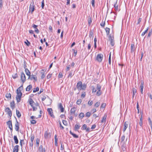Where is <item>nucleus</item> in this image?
I'll return each instance as SVG.
<instances>
[{
    "label": "nucleus",
    "instance_id": "f257e3e1",
    "mask_svg": "<svg viewBox=\"0 0 152 152\" xmlns=\"http://www.w3.org/2000/svg\"><path fill=\"white\" fill-rule=\"evenodd\" d=\"M86 85L83 84V85L81 81H79L77 83V87L78 90H85L86 88Z\"/></svg>",
    "mask_w": 152,
    "mask_h": 152
},
{
    "label": "nucleus",
    "instance_id": "f03ea898",
    "mask_svg": "<svg viewBox=\"0 0 152 152\" xmlns=\"http://www.w3.org/2000/svg\"><path fill=\"white\" fill-rule=\"evenodd\" d=\"M17 92V95L16 96V99L18 102H20L21 97L22 95V93L21 91Z\"/></svg>",
    "mask_w": 152,
    "mask_h": 152
},
{
    "label": "nucleus",
    "instance_id": "7ed1b4c3",
    "mask_svg": "<svg viewBox=\"0 0 152 152\" xmlns=\"http://www.w3.org/2000/svg\"><path fill=\"white\" fill-rule=\"evenodd\" d=\"M103 56L102 54H99L97 56L96 60L99 62H100L103 59Z\"/></svg>",
    "mask_w": 152,
    "mask_h": 152
},
{
    "label": "nucleus",
    "instance_id": "20e7f679",
    "mask_svg": "<svg viewBox=\"0 0 152 152\" xmlns=\"http://www.w3.org/2000/svg\"><path fill=\"white\" fill-rule=\"evenodd\" d=\"M34 1L32 0L30 4L29 11H31V13H32L34 11Z\"/></svg>",
    "mask_w": 152,
    "mask_h": 152
},
{
    "label": "nucleus",
    "instance_id": "39448f33",
    "mask_svg": "<svg viewBox=\"0 0 152 152\" xmlns=\"http://www.w3.org/2000/svg\"><path fill=\"white\" fill-rule=\"evenodd\" d=\"M20 80L22 82L23 84L26 81V76L25 74L23 72L21 74Z\"/></svg>",
    "mask_w": 152,
    "mask_h": 152
},
{
    "label": "nucleus",
    "instance_id": "423d86ee",
    "mask_svg": "<svg viewBox=\"0 0 152 152\" xmlns=\"http://www.w3.org/2000/svg\"><path fill=\"white\" fill-rule=\"evenodd\" d=\"M47 111L49 115L52 118H54L55 116L53 114V110L51 108H48L47 109Z\"/></svg>",
    "mask_w": 152,
    "mask_h": 152
},
{
    "label": "nucleus",
    "instance_id": "0eeeda50",
    "mask_svg": "<svg viewBox=\"0 0 152 152\" xmlns=\"http://www.w3.org/2000/svg\"><path fill=\"white\" fill-rule=\"evenodd\" d=\"M7 124L9 128L11 130V132L12 131V126L11 121H9L7 123Z\"/></svg>",
    "mask_w": 152,
    "mask_h": 152
},
{
    "label": "nucleus",
    "instance_id": "6e6552de",
    "mask_svg": "<svg viewBox=\"0 0 152 152\" xmlns=\"http://www.w3.org/2000/svg\"><path fill=\"white\" fill-rule=\"evenodd\" d=\"M5 111L7 113L9 116L11 117L12 115V111L9 107H7L5 110Z\"/></svg>",
    "mask_w": 152,
    "mask_h": 152
},
{
    "label": "nucleus",
    "instance_id": "1a4fd4ad",
    "mask_svg": "<svg viewBox=\"0 0 152 152\" xmlns=\"http://www.w3.org/2000/svg\"><path fill=\"white\" fill-rule=\"evenodd\" d=\"M110 44L112 46H113L115 44L114 38L113 37L110 36Z\"/></svg>",
    "mask_w": 152,
    "mask_h": 152
},
{
    "label": "nucleus",
    "instance_id": "9d476101",
    "mask_svg": "<svg viewBox=\"0 0 152 152\" xmlns=\"http://www.w3.org/2000/svg\"><path fill=\"white\" fill-rule=\"evenodd\" d=\"M32 27L35 29V31L36 33L38 34L39 33V31L37 28L38 26L33 24L32 25Z\"/></svg>",
    "mask_w": 152,
    "mask_h": 152
},
{
    "label": "nucleus",
    "instance_id": "9b49d317",
    "mask_svg": "<svg viewBox=\"0 0 152 152\" xmlns=\"http://www.w3.org/2000/svg\"><path fill=\"white\" fill-rule=\"evenodd\" d=\"M28 79H30L31 80H32L33 79H34L35 81H37V80L36 76L34 75H30L29 76Z\"/></svg>",
    "mask_w": 152,
    "mask_h": 152
},
{
    "label": "nucleus",
    "instance_id": "f8f14e48",
    "mask_svg": "<svg viewBox=\"0 0 152 152\" xmlns=\"http://www.w3.org/2000/svg\"><path fill=\"white\" fill-rule=\"evenodd\" d=\"M39 151L40 152H45V148H43L42 145H40L39 148Z\"/></svg>",
    "mask_w": 152,
    "mask_h": 152
},
{
    "label": "nucleus",
    "instance_id": "ddd939ff",
    "mask_svg": "<svg viewBox=\"0 0 152 152\" xmlns=\"http://www.w3.org/2000/svg\"><path fill=\"white\" fill-rule=\"evenodd\" d=\"M19 129V123L18 122L17 120H16V123L15 124V129L17 131H18Z\"/></svg>",
    "mask_w": 152,
    "mask_h": 152
},
{
    "label": "nucleus",
    "instance_id": "4468645a",
    "mask_svg": "<svg viewBox=\"0 0 152 152\" xmlns=\"http://www.w3.org/2000/svg\"><path fill=\"white\" fill-rule=\"evenodd\" d=\"M107 117V115L106 114H104L101 120V122L102 123H105L106 121V118Z\"/></svg>",
    "mask_w": 152,
    "mask_h": 152
},
{
    "label": "nucleus",
    "instance_id": "2eb2a0df",
    "mask_svg": "<svg viewBox=\"0 0 152 152\" xmlns=\"http://www.w3.org/2000/svg\"><path fill=\"white\" fill-rule=\"evenodd\" d=\"M143 85H144V82L143 81H141L140 88V91L142 94H143Z\"/></svg>",
    "mask_w": 152,
    "mask_h": 152
},
{
    "label": "nucleus",
    "instance_id": "dca6fc26",
    "mask_svg": "<svg viewBox=\"0 0 152 152\" xmlns=\"http://www.w3.org/2000/svg\"><path fill=\"white\" fill-rule=\"evenodd\" d=\"M80 127V126L79 124H76L75 126L74 130L75 131H77Z\"/></svg>",
    "mask_w": 152,
    "mask_h": 152
},
{
    "label": "nucleus",
    "instance_id": "f3484780",
    "mask_svg": "<svg viewBox=\"0 0 152 152\" xmlns=\"http://www.w3.org/2000/svg\"><path fill=\"white\" fill-rule=\"evenodd\" d=\"M58 108L60 109L61 112H64V108H63L61 103H60L59 104Z\"/></svg>",
    "mask_w": 152,
    "mask_h": 152
},
{
    "label": "nucleus",
    "instance_id": "a211bd4d",
    "mask_svg": "<svg viewBox=\"0 0 152 152\" xmlns=\"http://www.w3.org/2000/svg\"><path fill=\"white\" fill-rule=\"evenodd\" d=\"M128 122H125L124 124V129H123V131L124 132L126 129V128H127V127H128Z\"/></svg>",
    "mask_w": 152,
    "mask_h": 152
},
{
    "label": "nucleus",
    "instance_id": "6ab92c4d",
    "mask_svg": "<svg viewBox=\"0 0 152 152\" xmlns=\"http://www.w3.org/2000/svg\"><path fill=\"white\" fill-rule=\"evenodd\" d=\"M19 146L18 145H16L13 148V152H18L19 150Z\"/></svg>",
    "mask_w": 152,
    "mask_h": 152
},
{
    "label": "nucleus",
    "instance_id": "aec40b11",
    "mask_svg": "<svg viewBox=\"0 0 152 152\" xmlns=\"http://www.w3.org/2000/svg\"><path fill=\"white\" fill-rule=\"evenodd\" d=\"M76 110V108L75 107L72 108L70 110L71 113L72 114H74Z\"/></svg>",
    "mask_w": 152,
    "mask_h": 152
},
{
    "label": "nucleus",
    "instance_id": "412c9836",
    "mask_svg": "<svg viewBox=\"0 0 152 152\" xmlns=\"http://www.w3.org/2000/svg\"><path fill=\"white\" fill-rule=\"evenodd\" d=\"M10 104L11 107L13 109H14L15 107V103L14 101H13L11 102Z\"/></svg>",
    "mask_w": 152,
    "mask_h": 152
},
{
    "label": "nucleus",
    "instance_id": "4be33fe9",
    "mask_svg": "<svg viewBox=\"0 0 152 152\" xmlns=\"http://www.w3.org/2000/svg\"><path fill=\"white\" fill-rule=\"evenodd\" d=\"M29 104L31 106V107H32L34 106V102L31 98H30L29 100Z\"/></svg>",
    "mask_w": 152,
    "mask_h": 152
},
{
    "label": "nucleus",
    "instance_id": "5701e85b",
    "mask_svg": "<svg viewBox=\"0 0 152 152\" xmlns=\"http://www.w3.org/2000/svg\"><path fill=\"white\" fill-rule=\"evenodd\" d=\"M131 52H133L135 51V45L134 44L131 45Z\"/></svg>",
    "mask_w": 152,
    "mask_h": 152
},
{
    "label": "nucleus",
    "instance_id": "b1692460",
    "mask_svg": "<svg viewBox=\"0 0 152 152\" xmlns=\"http://www.w3.org/2000/svg\"><path fill=\"white\" fill-rule=\"evenodd\" d=\"M14 139L15 143L16 144H18V140L16 136H14Z\"/></svg>",
    "mask_w": 152,
    "mask_h": 152
},
{
    "label": "nucleus",
    "instance_id": "393cba45",
    "mask_svg": "<svg viewBox=\"0 0 152 152\" xmlns=\"http://www.w3.org/2000/svg\"><path fill=\"white\" fill-rule=\"evenodd\" d=\"M23 84L22 83V84L20 87L19 88H18L16 91L19 92L21 91V90H22L23 88Z\"/></svg>",
    "mask_w": 152,
    "mask_h": 152
},
{
    "label": "nucleus",
    "instance_id": "a878e982",
    "mask_svg": "<svg viewBox=\"0 0 152 152\" xmlns=\"http://www.w3.org/2000/svg\"><path fill=\"white\" fill-rule=\"evenodd\" d=\"M32 88V86L31 85L28 86L26 88V91H29Z\"/></svg>",
    "mask_w": 152,
    "mask_h": 152
},
{
    "label": "nucleus",
    "instance_id": "bb28decb",
    "mask_svg": "<svg viewBox=\"0 0 152 152\" xmlns=\"http://www.w3.org/2000/svg\"><path fill=\"white\" fill-rule=\"evenodd\" d=\"M25 72L27 75L28 76L30 75L31 74L30 72L27 69H25Z\"/></svg>",
    "mask_w": 152,
    "mask_h": 152
},
{
    "label": "nucleus",
    "instance_id": "cd10ccee",
    "mask_svg": "<svg viewBox=\"0 0 152 152\" xmlns=\"http://www.w3.org/2000/svg\"><path fill=\"white\" fill-rule=\"evenodd\" d=\"M16 115L18 118H20L21 116V114L19 111L18 110H16Z\"/></svg>",
    "mask_w": 152,
    "mask_h": 152
},
{
    "label": "nucleus",
    "instance_id": "c85d7f7f",
    "mask_svg": "<svg viewBox=\"0 0 152 152\" xmlns=\"http://www.w3.org/2000/svg\"><path fill=\"white\" fill-rule=\"evenodd\" d=\"M70 133L75 138H78V135H77L75 134H74L71 131H70Z\"/></svg>",
    "mask_w": 152,
    "mask_h": 152
},
{
    "label": "nucleus",
    "instance_id": "c756f323",
    "mask_svg": "<svg viewBox=\"0 0 152 152\" xmlns=\"http://www.w3.org/2000/svg\"><path fill=\"white\" fill-rule=\"evenodd\" d=\"M88 24H89V26H90L91 24V23L92 22V20H91V17L90 16H89L88 17Z\"/></svg>",
    "mask_w": 152,
    "mask_h": 152
},
{
    "label": "nucleus",
    "instance_id": "7c9ffc66",
    "mask_svg": "<svg viewBox=\"0 0 152 152\" xmlns=\"http://www.w3.org/2000/svg\"><path fill=\"white\" fill-rule=\"evenodd\" d=\"M84 116V113H80L78 115L79 118L82 119Z\"/></svg>",
    "mask_w": 152,
    "mask_h": 152
},
{
    "label": "nucleus",
    "instance_id": "2f4dec72",
    "mask_svg": "<svg viewBox=\"0 0 152 152\" xmlns=\"http://www.w3.org/2000/svg\"><path fill=\"white\" fill-rule=\"evenodd\" d=\"M105 30L106 32L107 35H108L109 34L110 29L109 28L106 27L105 28Z\"/></svg>",
    "mask_w": 152,
    "mask_h": 152
},
{
    "label": "nucleus",
    "instance_id": "473e14b6",
    "mask_svg": "<svg viewBox=\"0 0 152 152\" xmlns=\"http://www.w3.org/2000/svg\"><path fill=\"white\" fill-rule=\"evenodd\" d=\"M117 3V1L114 3V6L115 8V10L116 11L118 10V5H116Z\"/></svg>",
    "mask_w": 152,
    "mask_h": 152
},
{
    "label": "nucleus",
    "instance_id": "72a5a7b5",
    "mask_svg": "<svg viewBox=\"0 0 152 152\" xmlns=\"http://www.w3.org/2000/svg\"><path fill=\"white\" fill-rule=\"evenodd\" d=\"M89 37L91 38H92V39L93 38V37H94L93 33V31H90Z\"/></svg>",
    "mask_w": 152,
    "mask_h": 152
},
{
    "label": "nucleus",
    "instance_id": "f704fd0d",
    "mask_svg": "<svg viewBox=\"0 0 152 152\" xmlns=\"http://www.w3.org/2000/svg\"><path fill=\"white\" fill-rule=\"evenodd\" d=\"M49 133L46 131L44 134V137L45 138H47L48 137Z\"/></svg>",
    "mask_w": 152,
    "mask_h": 152
},
{
    "label": "nucleus",
    "instance_id": "c9c22d12",
    "mask_svg": "<svg viewBox=\"0 0 152 152\" xmlns=\"http://www.w3.org/2000/svg\"><path fill=\"white\" fill-rule=\"evenodd\" d=\"M102 94V92L101 91V90H98V91L96 93V95L97 96H100Z\"/></svg>",
    "mask_w": 152,
    "mask_h": 152
},
{
    "label": "nucleus",
    "instance_id": "e433bc0d",
    "mask_svg": "<svg viewBox=\"0 0 152 152\" xmlns=\"http://www.w3.org/2000/svg\"><path fill=\"white\" fill-rule=\"evenodd\" d=\"M5 96L7 98H10V99H11V95L10 93H7L6 94Z\"/></svg>",
    "mask_w": 152,
    "mask_h": 152
},
{
    "label": "nucleus",
    "instance_id": "4c0bfd02",
    "mask_svg": "<svg viewBox=\"0 0 152 152\" xmlns=\"http://www.w3.org/2000/svg\"><path fill=\"white\" fill-rule=\"evenodd\" d=\"M74 73H73L72 72H69V75L68 76V77H70V78L72 77V76L74 75Z\"/></svg>",
    "mask_w": 152,
    "mask_h": 152
},
{
    "label": "nucleus",
    "instance_id": "58836bf2",
    "mask_svg": "<svg viewBox=\"0 0 152 152\" xmlns=\"http://www.w3.org/2000/svg\"><path fill=\"white\" fill-rule=\"evenodd\" d=\"M148 29V27L146 30L143 32L141 34L142 36H143L145 34L147 33V31Z\"/></svg>",
    "mask_w": 152,
    "mask_h": 152
},
{
    "label": "nucleus",
    "instance_id": "ea45409f",
    "mask_svg": "<svg viewBox=\"0 0 152 152\" xmlns=\"http://www.w3.org/2000/svg\"><path fill=\"white\" fill-rule=\"evenodd\" d=\"M87 128V125L86 124H84L81 127V129L83 130H86Z\"/></svg>",
    "mask_w": 152,
    "mask_h": 152
},
{
    "label": "nucleus",
    "instance_id": "a19ab883",
    "mask_svg": "<svg viewBox=\"0 0 152 152\" xmlns=\"http://www.w3.org/2000/svg\"><path fill=\"white\" fill-rule=\"evenodd\" d=\"M39 139L38 138H37L36 140V144L37 146V147H38L39 145Z\"/></svg>",
    "mask_w": 152,
    "mask_h": 152
},
{
    "label": "nucleus",
    "instance_id": "79ce46f5",
    "mask_svg": "<svg viewBox=\"0 0 152 152\" xmlns=\"http://www.w3.org/2000/svg\"><path fill=\"white\" fill-rule=\"evenodd\" d=\"M101 86L99 84H97L96 85V89L98 90H101Z\"/></svg>",
    "mask_w": 152,
    "mask_h": 152
},
{
    "label": "nucleus",
    "instance_id": "37998d69",
    "mask_svg": "<svg viewBox=\"0 0 152 152\" xmlns=\"http://www.w3.org/2000/svg\"><path fill=\"white\" fill-rule=\"evenodd\" d=\"M100 104V102H97L95 104L94 106L96 107H98Z\"/></svg>",
    "mask_w": 152,
    "mask_h": 152
},
{
    "label": "nucleus",
    "instance_id": "c03bdc74",
    "mask_svg": "<svg viewBox=\"0 0 152 152\" xmlns=\"http://www.w3.org/2000/svg\"><path fill=\"white\" fill-rule=\"evenodd\" d=\"M39 90V88L38 87H37L36 88H34L33 91V92H36L38 91Z\"/></svg>",
    "mask_w": 152,
    "mask_h": 152
},
{
    "label": "nucleus",
    "instance_id": "a18cd8bd",
    "mask_svg": "<svg viewBox=\"0 0 152 152\" xmlns=\"http://www.w3.org/2000/svg\"><path fill=\"white\" fill-rule=\"evenodd\" d=\"M82 100L81 99H79L77 100L76 103L77 104L79 105L80 104Z\"/></svg>",
    "mask_w": 152,
    "mask_h": 152
},
{
    "label": "nucleus",
    "instance_id": "49530a36",
    "mask_svg": "<svg viewBox=\"0 0 152 152\" xmlns=\"http://www.w3.org/2000/svg\"><path fill=\"white\" fill-rule=\"evenodd\" d=\"M132 91L133 92V94H135L137 92V90L134 88L132 89Z\"/></svg>",
    "mask_w": 152,
    "mask_h": 152
},
{
    "label": "nucleus",
    "instance_id": "de8ad7c7",
    "mask_svg": "<svg viewBox=\"0 0 152 152\" xmlns=\"http://www.w3.org/2000/svg\"><path fill=\"white\" fill-rule=\"evenodd\" d=\"M34 135H32V134L31 135V141L33 142V141L34 140Z\"/></svg>",
    "mask_w": 152,
    "mask_h": 152
},
{
    "label": "nucleus",
    "instance_id": "09e8293b",
    "mask_svg": "<svg viewBox=\"0 0 152 152\" xmlns=\"http://www.w3.org/2000/svg\"><path fill=\"white\" fill-rule=\"evenodd\" d=\"M86 96V92H83L81 95V98H84Z\"/></svg>",
    "mask_w": 152,
    "mask_h": 152
},
{
    "label": "nucleus",
    "instance_id": "8fccbe9b",
    "mask_svg": "<svg viewBox=\"0 0 152 152\" xmlns=\"http://www.w3.org/2000/svg\"><path fill=\"white\" fill-rule=\"evenodd\" d=\"M91 115V113L90 112H87L86 114V117H89Z\"/></svg>",
    "mask_w": 152,
    "mask_h": 152
},
{
    "label": "nucleus",
    "instance_id": "3c124183",
    "mask_svg": "<svg viewBox=\"0 0 152 152\" xmlns=\"http://www.w3.org/2000/svg\"><path fill=\"white\" fill-rule=\"evenodd\" d=\"M125 139V136L124 135H123L121 138V142H122L124 141Z\"/></svg>",
    "mask_w": 152,
    "mask_h": 152
},
{
    "label": "nucleus",
    "instance_id": "603ef678",
    "mask_svg": "<svg viewBox=\"0 0 152 152\" xmlns=\"http://www.w3.org/2000/svg\"><path fill=\"white\" fill-rule=\"evenodd\" d=\"M152 34V28L150 30V31L149 32L148 34V37H150L151 34Z\"/></svg>",
    "mask_w": 152,
    "mask_h": 152
},
{
    "label": "nucleus",
    "instance_id": "864d4df0",
    "mask_svg": "<svg viewBox=\"0 0 152 152\" xmlns=\"http://www.w3.org/2000/svg\"><path fill=\"white\" fill-rule=\"evenodd\" d=\"M12 77L14 79H15L18 77V75L17 73L13 75Z\"/></svg>",
    "mask_w": 152,
    "mask_h": 152
},
{
    "label": "nucleus",
    "instance_id": "5fc2aeb1",
    "mask_svg": "<svg viewBox=\"0 0 152 152\" xmlns=\"http://www.w3.org/2000/svg\"><path fill=\"white\" fill-rule=\"evenodd\" d=\"M42 4H41V7L42 9H43L44 7L45 6V4H44V0H43L42 1Z\"/></svg>",
    "mask_w": 152,
    "mask_h": 152
},
{
    "label": "nucleus",
    "instance_id": "6e6d98bb",
    "mask_svg": "<svg viewBox=\"0 0 152 152\" xmlns=\"http://www.w3.org/2000/svg\"><path fill=\"white\" fill-rule=\"evenodd\" d=\"M94 2H95L94 0H91V3L92 5L94 7H95Z\"/></svg>",
    "mask_w": 152,
    "mask_h": 152
},
{
    "label": "nucleus",
    "instance_id": "4d7b16f0",
    "mask_svg": "<svg viewBox=\"0 0 152 152\" xmlns=\"http://www.w3.org/2000/svg\"><path fill=\"white\" fill-rule=\"evenodd\" d=\"M63 76L61 72H60L59 73L58 77V78H61Z\"/></svg>",
    "mask_w": 152,
    "mask_h": 152
},
{
    "label": "nucleus",
    "instance_id": "13d9d810",
    "mask_svg": "<svg viewBox=\"0 0 152 152\" xmlns=\"http://www.w3.org/2000/svg\"><path fill=\"white\" fill-rule=\"evenodd\" d=\"M108 63L110 65L111 64V54H110L109 56V59H108Z\"/></svg>",
    "mask_w": 152,
    "mask_h": 152
},
{
    "label": "nucleus",
    "instance_id": "bf43d9fd",
    "mask_svg": "<svg viewBox=\"0 0 152 152\" xmlns=\"http://www.w3.org/2000/svg\"><path fill=\"white\" fill-rule=\"evenodd\" d=\"M106 106V104L104 103H102L100 107V108H104Z\"/></svg>",
    "mask_w": 152,
    "mask_h": 152
},
{
    "label": "nucleus",
    "instance_id": "052dcab7",
    "mask_svg": "<svg viewBox=\"0 0 152 152\" xmlns=\"http://www.w3.org/2000/svg\"><path fill=\"white\" fill-rule=\"evenodd\" d=\"M31 124H34L36 123V121L34 120H32L31 121Z\"/></svg>",
    "mask_w": 152,
    "mask_h": 152
},
{
    "label": "nucleus",
    "instance_id": "680f3d73",
    "mask_svg": "<svg viewBox=\"0 0 152 152\" xmlns=\"http://www.w3.org/2000/svg\"><path fill=\"white\" fill-rule=\"evenodd\" d=\"M52 74H49L47 76V79H49L52 76Z\"/></svg>",
    "mask_w": 152,
    "mask_h": 152
},
{
    "label": "nucleus",
    "instance_id": "e2e57ef3",
    "mask_svg": "<svg viewBox=\"0 0 152 152\" xmlns=\"http://www.w3.org/2000/svg\"><path fill=\"white\" fill-rule=\"evenodd\" d=\"M29 143L30 146L32 147L33 145V142L31 141L29 142Z\"/></svg>",
    "mask_w": 152,
    "mask_h": 152
},
{
    "label": "nucleus",
    "instance_id": "0e129e2a",
    "mask_svg": "<svg viewBox=\"0 0 152 152\" xmlns=\"http://www.w3.org/2000/svg\"><path fill=\"white\" fill-rule=\"evenodd\" d=\"M62 122L64 125H65V126H66L67 125V122L65 120H63L62 121Z\"/></svg>",
    "mask_w": 152,
    "mask_h": 152
},
{
    "label": "nucleus",
    "instance_id": "69168bd1",
    "mask_svg": "<svg viewBox=\"0 0 152 152\" xmlns=\"http://www.w3.org/2000/svg\"><path fill=\"white\" fill-rule=\"evenodd\" d=\"M41 73L42 74V75L41 76V78L42 79H43L45 77V75L43 73L41 72Z\"/></svg>",
    "mask_w": 152,
    "mask_h": 152
},
{
    "label": "nucleus",
    "instance_id": "338daca9",
    "mask_svg": "<svg viewBox=\"0 0 152 152\" xmlns=\"http://www.w3.org/2000/svg\"><path fill=\"white\" fill-rule=\"evenodd\" d=\"M105 22H102L101 23L100 25L102 27H104L105 26Z\"/></svg>",
    "mask_w": 152,
    "mask_h": 152
},
{
    "label": "nucleus",
    "instance_id": "774afa93",
    "mask_svg": "<svg viewBox=\"0 0 152 152\" xmlns=\"http://www.w3.org/2000/svg\"><path fill=\"white\" fill-rule=\"evenodd\" d=\"M148 121L150 126H152V122L150 118H148Z\"/></svg>",
    "mask_w": 152,
    "mask_h": 152
}]
</instances>
